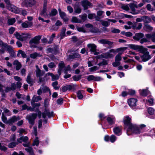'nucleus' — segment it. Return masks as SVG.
Returning <instances> with one entry per match:
<instances>
[{"label":"nucleus","mask_w":155,"mask_h":155,"mask_svg":"<svg viewBox=\"0 0 155 155\" xmlns=\"http://www.w3.org/2000/svg\"><path fill=\"white\" fill-rule=\"evenodd\" d=\"M131 120L130 117L128 116H126L124 117L123 121L124 129L126 130L127 134L129 136L132 135L133 131L137 130V128L135 124H132Z\"/></svg>","instance_id":"1"},{"label":"nucleus","mask_w":155,"mask_h":155,"mask_svg":"<svg viewBox=\"0 0 155 155\" xmlns=\"http://www.w3.org/2000/svg\"><path fill=\"white\" fill-rule=\"evenodd\" d=\"M143 48L144 49H143L140 52L143 54V55L140 56V57L142 59L143 62H145L150 59L151 58V57L149 54V52L147 51V49L144 47H143Z\"/></svg>","instance_id":"2"},{"label":"nucleus","mask_w":155,"mask_h":155,"mask_svg":"<svg viewBox=\"0 0 155 155\" xmlns=\"http://www.w3.org/2000/svg\"><path fill=\"white\" fill-rule=\"evenodd\" d=\"M59 48L58 46L56 45H54V48H48L46 50V53H52L53 54L56 55L59 52Z\"/></svg>","instance_id":"3"},{"label":"nucleus","mask_w":155,"mask_h":155,"mask_svg":"<svg viewBox=\"0 0 155 155\" xmlns=\"http://www.w3.org/2000/svg\"><path fill=\"white\" fill-rule=\"evenodd\" d=\"M75 85L72 84H66L65 86H63L61 87V90L63 92H65L67 91H71L72 90L75 89Z\"/></svg>","instance_id":"4"},{"label":"nucleus","mask_w":155,"mask_h":155,"mask_svg":"<svg viewBox=\"0 0 155 155\" xmlns=\"http://www.w3.org/2000/svg\"><path fill=\"white\" fill-rule=\"evenodd\" d=\"M81 5L83 7L84 10H86L89 8H92L93 4L87 0H83L81 1Z\"/></svg>","instance_id":"5"},{"label":"nucleus","mask_w":155,"mask_h":155,"mask_svg":"<svg viewBox=\"0 0 155 155\" xmlns=\"http://www.w3.org/2000/svg\"><path fill=\"white\" fill-rule=\"evenodd\" d=\"M35 0H25L22 3V5L26 7H32L35 4Z\"/></svg>","instance_id":"6"},{"label":"nucleus","mask_w":155,"mask_h":155,"mask_svg":"<svg viewBox=\"0 0 155 155\" xmlns=\"http://www.w3.org/2000/svg\"><path fill=\"white\" fill-rule=\"evenodd\" d=\"M37 116L36 113H32L31 116H29L28 118L29 123L32 125H33L35 124V120Z\"/></svg>","instance_id":"7"},{"label":"nucleus","mask_w":155,"mask_h":155,"mask_svg":"<svg viewBox=\"0 0 155 155\" xmlns=\"http://www.w3.org/2000/svg\"><path fill=\"white\" fill-rule=\"evenodd\" d=\"M59 15L61 18L65 22H68L69 18L67 17L66 14L64 12H62L60 8L58 9Z\"/></svg>","instance_id":"8"},{"label":"nucleus","mask_w":155,"mask_h":155,"mask_svg":"<svg viewBox=\"0 0 155 155\" xmlns=\"http://www.w3.org/2000/svg\"><path fill=\"white\" fill-rule=\"evenodd\" d=\"M136 126L137 127V130H135V131H133L132 132L133 134H140V133L143 132V129L146 127V125L144 124H140L139 127H138L137 125Z\"/></svg>","instance_id":"9"},{"label":"nucleus","mask_w":155,"mask_h":155,"mask_svg":"<svg viewBox=\"0 0 155 155\" xmlns=\"http://www.w3.org/2000/svg\"><path fill=\"white\" fill-rule=\"evenodd\" d=\"M41 36L38 35L34 37L33 38L30 40L29 43L31 45L32 44H38L39 43V41L41 39Z\"/></svg>","instance_id":"10"},{"label":"nucleus","mask_w":155,"mask_h":155,"mask_svg":"<svg viewBox=\"0 0 155 155\" xmlns=\"http://www.w3.org/2000/svg\"><path fill=\"white\" fill-rule=\"evenodd\" d=\"M128 46L130 49L134 50H138V51L140 52V51H142L143 49V47L142 46L134 44H129L128 45Z\"/></svg>","instance_id":"11"},{"label":"nucleus","mask_w":155,"mask_h":155,"mask_svg":"<svg viewBox=\"0 0 155 155\" xmlns=\"http://www.w3.org/2000/svg\"><path fill=\"white\" fill-rule=\"evenodd\" d=\"M103 79L99 76H95L92 75H90L87 76V80L88 81L94 80L95 81H98L103 80Z\"/></svg>","instance_id":"12"},{"label":"nucleus","mask_w":155,"mask_h":155,"mask_svg":"<svg viewBox=\"0 0 155 155\" xmlns=\"http://www.w3.org/2000/svg\"><path fill=\"white\" fill-rule=\"evenodd\" d=\"M8 9L10 11L16 14H19L21 12L20 9L12 4L11 6H9Z\"/></svg>","instance_id":"13"},{"label":"nucleus","mask_w":155,"mask_h":155,"mask_svg":"<svg viewBox=\"0 0 155 155\" xmlns=\"http://www.w3.org/2000/svg\"><path fill=\"white\" fill-rule=\"evenodd\" d=\"M20 119V118L19 116L16 117L15 116H13L8 120L7 124H9L10 125H12L13 123L16 122Z\"/></svg>","instance_id":"14"},{"label":"nucleus","mask_w":155,"mask_h":155,"mask_svg":"<svg viewBox=\"0 0 155 155\" xmlns=\"http://www.w3.org/2000/svg\"><path fill=\"white\" fill-rule=\"evenodd\" d=\"M122 126H121L120 127H116L114 128L113 130L115 134L117 136H120L122 133Z\"/></svg>","instance_id":"15"},{"label":"nucleus","mask_w":155,"mask_h":155,"mask_svg":"<svg viewBox=\"0 0 155 155\" xmlns=\"http://www.w3.org/2000/svg\"><path fill=\"white\" fill-rule=\"evenodd\" d=\"M137 101V100L136 98H131L128 100L127 102L130 106L133 107L136 106Z\"/></svg>","instance_id":"16"},{"label":"nucleus","mask_w":155,"mask_h":155,"mask_svg":"<svg viewBox=\"0 0 155 155\" xmlns=\"http://www.w3.org/2000/svg\"><path fill=\"white\" fill-rule=\"evenodd\" d=\"M144 36V35L143 33L141 32L137 33H135V36L133 37V38L136 41H139Z\"/></svg>","instance_id":"17"},{"label":"nucleus","mask_w":155,"mask_h":155,"mask_svg":"<svg viewBox=\"0 0 155 155\" xmlns=\"http://www.w3.org/2000/svg\"><path fill=\"white\" fill-rule=\"evenodd\" d=\"M106 120L108 124L110 125H112L114 124L115 122V118H113L110 117H107Z\"/></svg>","instance_id":"18"},{"label":"nucleus","mask_w":155,"mask_h":155,"mask_svg":"<svg viewBox=\"0 0 155 155\" xmlns=\"http://www.w3.org/2000/svg\"><path fill=\"white\" fill-rule=\"evenodd\" d=\"M47 74L48 76H51L52 78L51 81H53L55 80H57L59 79V77L58 74L54 75L52 73L48 72Z\"/></svg>","instance_id":"19"},{"label":"nucleus","mask_w":155,"mask_h":155,"mask_svg":"<svg viewBox=\"0 0 155 155\" xmlns=\"http://www.w3.org/2000/svg\"><path fill=\"white\" fill-rule=\"evenodd\" d=\"M33 23L31 22L26 21L23 23L21 24L22 27L24 28L30 27L32 26Z\"/></svg>","instance_id":"20"},{"label":"nucleus","mask_w":155,"mask_h":155,"mask_svg":"<svg viewBox=\"0 0 155 155\" xmlns=\"http://www.w3.org/2000/svg\"><path fill=\"white\" fill-rule=\"evenodd\" d=\"M143 18V21L144 22V24H148L151 21V18L147 16H142Z\"/></svg>","instance_id":"21"},{"label":"nucleus","mask_w":155,"mask_h":155,"mask_svg":"<svg viewBox=\"0 0 155 155\" xmlns=\"http://www.w3.org/2000/svg\"><path fill=\"white\" fill-rule=\"evenodd\" d=\"M31 74L29 73L27 76L26 81L30 86H32L33 85V79L31 78Z\"/></svg>","instance_id":"22"},{"label":"nucleus","mask_w":155,"mask_h":155,"mask_svg":"<svg viewBox=\"0 0 155 155\" xmlns=\"http://www.w3.org/2000/svg\"><path fill=\"white\" fill-rule=\"evenodd\" d=\"M87 47L90 48V51L93 52L96 51L97 46L94 44H89L87 45Z\"/></svg>","instance_id":"23"},{"label":"nucleus","mask_w":155,"mask_h":155,"mask_svg":"<svg viewBox=\"0 0 155 155\" xmlns=\"http://www.w3.org/2000/svg\"><path fill=\"white\" fill-rule=\"evenodd\" d=\"M58 13V12L57 9L55 8H53L52 9L51 12L49 14H46V15L47 16L49 15L50 17L54 16H55Z\"/></svg>","instance_id":"24"},{"label":"nucleus","mask_w":155,"mask_h":155,"mask_svg":"<svg viewBox=\"0 0 155 155\" xmlns=\"http://www.w3.org/2000/svg\"><path fill=\"white\" fill-rule=\"evenodd\" d=\"M34 98V96L33 97H32L31 101V104L32 105V106L34 109H35V108H36L37 107H39V106H41V104L39 103H35V101H33V98Z\"/></svg>","instance_id":"25"},{"label":"nucleus","mask_w":155,"mask_h":155,"mask_svg":"<svg viewBox=\"0 0 155 155\" xmlns=\"http://www.w3.org/2000/svg\"><path fill=\"white\" fill-rule=\"evenodd\" d=\"M147 111L150 115H155V110L152 107H149L147 108Z\"/></svg>","instance_id":"26"},{"label":"nucleus","mask_w":155,"mask_h":155,"mask_svg":"<svg viewBox=\"0 0 155 155\" xmlns=\"http://www.w3.org/2000/svg\"><path fill=\"white\" fill-rule=\"evenodd\" d=\"M102 54L103 58L107 59L109 58H111L114 56V55L112 54H110L109 52H107L106 53Z\"/></svg>","instance_id":"27"},{"label":"nucleus","mask_w":155,"mask_h":155,"mask_svg":"<svg viewBox=\"0 0 155 155\" xmlns=\"http://www.w3.org/2000/svg\"><path fill=\"white\" fill-rule=\"evenodd\" d=\"M36 76L38 78L42 76L45 73V71H41L39 69H38V70L36 71Z\"/></svg>","instance_id":"28"},{"label":"nucleus","mask_w":155,"mask_h":155,"mask_svg":"<svg viewBox=\"0 0 155 155\" xmlns=\"http://www.w3.org/2000/svg\"><path fill=\"white\" fill-rule=\"evenodd\" d=\"M74 12L77 14H80L81 12V9L78 5H75L74 7Z\"/></svg>","instance_id":"29"},{"label":"nucleus","mask_w":155,"mask_h":155,"mask_svg":"<svg viewBox=\"0 0 155 155\" xmlns=\"http://www.w3.org/2000/svg\"><path fill=\"white\" fill-rule=\"evenodd\" d=\"M83 91L82 90H80L78 91L77 92V95L78 98L79 100H81L82 99L83 96L82 94L81 91Z\"/></svg>","instance_id":"30"},{"label":"nucleus","mask_w":155,"mask_h":155,"mask_svg":"<svg viewBox=\"0 0 155 155\" xmlns=\"http://www.w3.org/2000/svg\"><path fill=\"white\" fill-rule=\"evenodd\" d=\"M16 20L15 18L9 19L7 21V24L8 25H12L15 22Z\"/></svg>","instance_id":"31"},{"label":"nucleus","mask_w":155,"mask_h":155,"mask_svg":"<svg viewBox=\"0 0 155 155\" xmlns=\"http://www.w3.org/2000/svg\"><path fill=\"white\" fill-rule=\"evenodd\" d=\"M41 55H40V54L35 52L33 53L30 54V56L31 58L35 59L37 57H41Z\"/></svg>","instance_id":"32"},{"label":"nucleus","mask_w":155,"mask_h":155,"mask_svg":"<svg viewBox=\"0 0 155 155\" xmlns=\"http://www.w3.org/2000/svg\"><path fill=\"white\" fill-rule=\"evenodd\" d=\"M66 28L65 27H63L62 28V30L61 32L60 36L61 38L63 39L65 36Z\"/></svg>","instance_id":"33"},{"label":"nucleus","mask_w":155,"mask_h":155,"mask_svg":"<svg viewBox=\"0 0 155 155\" xmlns=\"http://www.w3.org/2000/svg\"><path fill=\"white\" fill-rule=\"evenodd\" d=\"M91 31L92 33H100L101 32L99 29L95 27H92L91 29Z\"/></svg>","instance_id":"34"},{"label":"nucleus","mask_w":155,"mask_h":155,"mask_svg":"<svg viewBox=\"0 0 155 155\" xmlns=\"http://www.w3.org/2000/svg\"><path fill=\"white\" fill-rule=\"evenodd\" d=\"M82 76V75L81 74L79 75L78 76H77L76 75H74L73 76L72 78L74 81H77L81 78Z\"/></svg>","instance_id":"35"},{"label":"nucleus","mask_w":155,"mask_h":155,"mask_svg":"<svg viewBox=\"0 0 155 155\" xmlns=\"http://www.w3.org/2000/svg\"><path fill=\"white\" fill-rule=\"evenodd\" d=\"M65 67V65L64 61H61V62L59 63L58 65V69L63 70Z\"/></svg>","instance_id":"36"},{"label":"nucleus","mask_w":155,"mask_h":155,"mask_svg":"<svg viewBox=\"0 0 155 155\" xmlns=\"http://www.w3.org/2000/svg\"><path fill=\"white\" fill-rule=\"evenodd\" d=\"M129 7L132 12L135 11V7H137V5L133 3H130L129 4Z\"/></svg>","instance_id":"37"},{"label":"nucleus","mask_w":155,"mask_h":155,"mask_svg":"<svg viewBox=\"0 0 155 155\" xmlns=\"http://www.w3.org/2000/svg\"><path fill=\"white\" fill-rule=\"evenodd\" d=\"M3 85L0 83V92L2 93V97H5L6 94L4 92V90L3 89Z\"/></svg>","instance_id":"38"},{"label":"nucleus","mask_w":155,"mask_h":155,"mask_svg":"<svg viewBox=\"0 0 155 155\" xmlns=\"http://www.w3.org/2000/svg\"><path fill=\"white\" fill-rule=\"evenodd\" d=\"M108 64L107 61L105 59H103L102 61L101 62H99L97 64L99 66L106 65Z\"/></svg>","instance_id":"39"},{"label":"nucleus","mask_w":155,"mask_h":155,"mask_svg":"<svg viewBox=\"0 0 155 155\" xmlns=\"http://www.w3.org/2000/svg\"><path fill=\"white\" fill-rule=\"evenodd\" d=\"M14 35L17 39L20 41L23 40V39L21 38L22 36L18 32H16L14 34Z\"/></svg>","instance_id":"40"},{"label":"nucleus","mask_w":155,"mask_h":155,"mask_svg":"<svg viewBox=\"0 0 155 155\" xmlns=\"http://www.w3.org/2000/svg\"><path fill=\"white\" fill-rule=\"evenodd\" d=\"M71 21L73 23H81V21L79 20H78L77 18L76 17L73 16L72 17L71 19Z\"/></svg>","instance_id":"41"},{"label":"nucleus","mask_w":155,"mask_h":155,"mask_svg":"<svg viewBox=\"0 0 155 155\" xmlns=\"http://www.w3.org/2000/svg\"><path fill=\"white\" fill-rule=\"evenodd\" d=\"M1 118L2 121L4 123L7 124V122L8 121V120H7V117L4 115V112H2V116Z\"/></svg>","instance_id":"42"},{"label":"nucleus","mask_w":155,"mask_h":155,"mask_svg":"<svg viewBox=\"0 0 155 155\" xmlns=\"http://www.w3.org/2000/svg\"><path fill=\"white\" fill-rule=\"evenodd\" d=\"M122 54L121 53L119 52L118 53V54L115 57V61H121V55Z\"/></svg>","instance_id":"43"},{"label":"nucleus","mask_w":155,"mask_h":155,"mask_svg":"<svg viewBox=\"0 0 155 155\" xmlns=\"http://www.w3.org/2000/svg\"><path fill=\"white\" fill-rule=\"evenodd\" d=\"M142 25L141 23H139L138 26L137 27H136V25H134L132 26V28L133 29H137V30H140L142 28Z\"/></svg>","instance_id":"44"},{"label":"nucleus","mask_w":155,"mask_h":155,"mask_svg":"<svg viewBox=\"0 0 155 155\" xmlns=\"http://www.w3.org/2000/svg\"><path fill=\"white\" fill-rule=\"evenodd\" d=\"M18 144V143L17 142H11L9 144L8 147L10 148H12L15 147Z\"/></svg>","instance_id":"45"},{"label":"nucleus","mask_w":155,"mask_h":155,"mask_svg":"<svg viewBox=\"0 0 155 155\" xmlns=\"http://www.w3.org/2000/svg\"><path fill=\"white\" fill-rule=\"evenodd\" d=\"M47 11V7H43V9L41 11L40 15L41 16H45V13H46V12Z\"/></svg>","instance_id":"46"},{"label":"nucleus","mask_w":155,"mask_h":155,"mask_svg":"<svg viewBox=\"0 0 155 155\" xmlns=\"http://www.w3.org/2000/svg\"><path fill=\"white\" fill-rule=\"evenodd\" d=\"M5 48H6L7 51L8 52V53L11 52V51H13L12 48V47L11 45H9L7 44L6 45L5 47H4Z\"/></svg>","instance_id":"47"},{"label":"nucleus","mask_w":155,"mask_h":155,"mask_svg":"<svg viewBox=\"0 0 155 155\" xmlns=\"http://www.w3.org/2000/svg\"><path fill=\"white\" fill-rule=\"evenodd\" d=\"M140 94L143 96H147L148 95L147 90L145 89H143L141 92L140 93Z\"/></svg>","instance_id":"48"},{"label":"nucleus","mask_w":155,"mask_h":155,"mask_svg":"<svg viewBox=\"0 0 155 155\" xmlns=\"http://www.w3.org/2000/svg\"><path fill=\"white\" fill-rule=\"evenodd\" d=\"M117 137L114 135H112L110 137V141L112 143H114L116 140Z\"/></svg>","instance_id":"49"},{"label":"nucleus","mask_w":155,"mask_h":155,"mask_svg":"<svg viewBox=\"0 0 155 155\" xmlns=\"http://www.w3.org/2000/svg\"><path fill=\"white\" fill-rule=\"evenodd\" d=\"M99 117L101 121L104 120V119L106 118V116H105L104 114L102 113H100L99 115Z\"/></svg>","instance_id":"50"},{"label":"nucleus","mask_w":155,"mask_h":155,"mask_svg":"<svg viewBox=\"0 0 155 155\" xmlns=\"http://www.w3.org/2000/svg\"><path fill=\"white\" fill-rule=\"evenodd\" d=\"M79 16L81 17V19L83 22L85 21L87 19V15L85 13L81 15H80Z\"/></svg>","instance_id":"51"},{"label":"nucleus","mask_w":155,"mask_h":155,"mask_svg":"<svg viewBox=\"0 0 155 155\" xmlns=\"http://www.w3.org/2000/svg\"><path fill=\"white\" fill-rule=\"evenodd\" d=\"M128 94L131 96L134 95L136 93L135 91L132 89H129L128 90Z\"/></svg>","instance_id":"52"},{"label":"nucleus","mask_w":155,"mask_h":155,"mask_svg":"<svg viewBox=\"0 0 155 155\" xmlns=\"http://www.w3.org/2000/svg\"><path fill=\"white\" fill-rule=\"evenodd\" d=\"M144 28L146 30L152 31L153 30V28L148 24H144Z\"/></svg>","instance_id":"53"},{"label":"nucleus","mask_w":155,"mask_h":155,"mask_svg":"<svg viewBox=\"0 0 155 155\" xmlns=\"http://www.w3.org/2000/svg\"><path fill=\"white\" fill-rule=\"evenodd\" d=\"M95 15L96 14L94 13H89L88 15V18L90 20L94 19L95 17Z\"/></svg>","instance_id":"54"},{"label":"nucleus","mask_w":155,"mask_h":155,"mask_svg":"<svg viewBox=\"0 0 155 155\" xmlns=\"http://www.w3.org/2000/svg\"><path fill=\"white\" fill-rule=\"evenodd\" d=\"M39 143V142L38 140V137H36L35 140L34 141L33 143L32 144V145L33 146L36 145V146H38Z\"/></svg>","instance_id":"55"},{"label":"nucleus","mask_w":155,"mask_h":155,"mask_svg":"<svg viewBox=\"0 0 155 155\" xmlns=\"http://www.w3.org/2000/svg\"><path fill=\"white\" fill-rule=\"evenodd\" d=\"M101 24L103 26L105 27L108 26L110 25V23L106 21H103Z\"/></svg>","instance_id":"56"},{"label":"nucleus","mask_w":155,"mask_h":155,"mask_svg":"<svg viewBox=\"0 0 155 155\" xmlns=\"http://www.w3.org/2000/svg\"><path fill=\"white\" fill-rule=\"evenodd\" d=\"M140 42L141 44H143L144 43H146L147 42H150V41H148V39H147V38H143H143L140 39Z\"/></svg>","instance_id":"57"},{"label":"nucleus","mask_w":155,"mask_h":155,"mask_svg":"<svg viewBox=\"0 0 155 155\" xmlns=\"http://www.w3.org/2000/svg\"><path fill=\"white\" fill-rule=\"evenodd\" d=\"M3 110H4V112L5 113V114H7L6 115L7 116H9L11 115L10 111L8 109L5 107L4 108Z\"/></svg>","instance_id":"58"},{"label":"nucleus","mask_w":155,"mask_h":155,"mask_svg":"<svg viewBox=\"0 0 155 155\" xmlns=\"http://www.w3.org/2000/svg\"><path fill=\"white\" fill-rule=\"evenodd\" d=\"M34 96L35 97V95H34ZM42 100V98L39 96H37L36 97H34L33 98V101H34L38 102L39 101H41Z\"/></svg>","instance_id":"59"},{"label":"nucleus","mask_w":155,"mask_h":155,"mask_svg":"<svg viewBox=\"0 0 155 155\" xmlns=\"http://www.w3.org/2000/svg\"><path fill=\"white\" fill-rule=\"evenodd\" d=\"M64 99L62 98H60L57 101V103L59 105H61L63 103Z\"/></svg>","instance_id":"60"},{"label":"nucleus","mask_w":155,"mask_h":155,"mask_svg":"<svg viewBox=\"0 0 155 155\" xmlns=\"http://www.w3.org/2000/svg\"><path fill=\"white\" fill-rule=\"evenodd\" d=\"M120 61H116L112 63L113 66L114 67H116L120 65Z\"/></svg>","instance_id":"61"},{"label":"nucleus","mask_w":155,"mask_h":155,"mask_svg":"<svg viewBox=\"0 0 155 155\" xmlns=\"http://www.w3.org/2000/svg\"><path fill=\"white\" fill-rule=\"evenodd\" d=\"M77 29V30L79 32H81L83 33L86 32V30L83 27H78Z\"/></svg>","instance_id":"62"},{"label":"nucleus","mask_w":155,"mask_h":155,"mask_svg":"<svg viewBox=\"0 0 155 155\" xmlns=\"http://www.w3.org/2000/svg\"><path fill=\"white\" fill-rule=\"evenodd\" d=\"M15 30V28L14 27H12L8 29L9 33L11 34H12Z\"/></svg>","instance_id":"63"},{"label":"nucleus","mask_w":155,"mask_h":155,"mask_svg":"<svg viewBox=\"0 0 155 155\" xmlns=\"http://www.w3.org/2000/svg\"><path fill=\"white\" fill-rule=\"evenodd\" d=\"M48 66L50 68H52L55 67V64L53 62L49 63L48 64Z\"/></svg>","instance_id":"64"}]
</instances>
